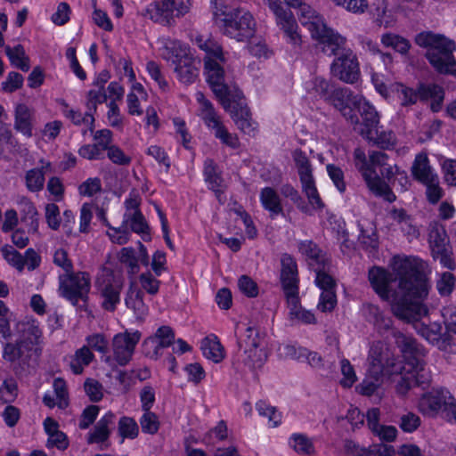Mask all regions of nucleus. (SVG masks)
Returning <instances> with one entry per match:
<instances>
[{"instance_id": "34", "label": "nucleus", "mask_w": 456, "mask_h": 456, "mask_svg": "<svg viewBox=\"0 0 456 456\" xmlns=\"http://www.w3.org/2000/svg\"><path fill=\"white\" fill-rule=\"evenodd\" d=\"M264 339L258 329L255 327H248L244 332L237 338L238 350L242 351L251 347L261 346Z\"/></svg>"}, {"instance_id": "57", "label": "nucleus", "mask_w": 456, "mask_h": 456, "mask_svg": "<svg viewBox=\"0 0 456 456\" xmlns=\"http://www.w3.org/2000/svg\"><path fill=\"white\" fill-rule=\"evenodd\" d=\"M140 424L142 430L147 434H156L159 428V421L157 415L149 410L144 411L143 415L140 419Z\"/></svg>"}, {"instance_id": "64", "label": "nucleus", "mask_w": 456, "mask_h": 456, "mask_svg": "<svg viewBox=\"0 0 456 456\" xmlns=\"http://www.w3.org/2000/svg\"><path fill=\"white\" fill-rule=\"evenodd\" d=\"M215 136L232 149H237L240 145L237 135L229 133L223 124L215 130Z\"/></svg>"}, {"instance_id": "47", "label": "nucleus", "mask_w": 456, "mask_h": 456, "mask_svg": "<svg viewBox=\"0 0 456 456\" xmlns=\"http://www.w3.org/2000/svg\"><path fill=\"white\" fill-rule=\"evenodd\" d=\"M428 238L432 254L439 253V250L447 248V238L443 227H433L429 232Z\"/></svg>"}, {"instance_id": "44", "label": "nucleus", "mask_w": 456, "mask_h": 456, "mask_svg": "<svg viewBox=\"0 0 456 456\" xmlns=\"http://www.w3.org/2000/svg\"><path fill=\"white\" fill-rule=\"evenodd\" d=\"M128 222L134 232L149 234V225L140 209H136L133 214L125 215L123 224L127 226Z\"/></svg>"}, {"instance_id": "51", "label": "nucleus", "mask_w": 456, "mask_h": 456, "mask_svg": "<svg viewBox=\"0 0 456 456\" xmlns=\"http://www.w3.org/2000/svg\"><path fill=\"white\" fill-rule=\"evenodd\" d=\"M335 85L323 77H315L312 81V92L316 94L320 98L328 101L330 98Z\"/></svg>"}, {"instance_id": "40", "label": "nucleus", "mask_w": 456, "mask_h": 456, "mask_svg": "<svg viewBox=\"0 0 456 456\" xmlns=\"http://www.w3.org/2000/svg\"><path fill=\"white\" fill-rule=\"evenodd\" d=\"M17 142L12 131L4 124H0V158L9 159V153L15 148Z\"/></svg>"}, {"instance_id": "28", "label": "nucleus", "mask_w": 456, "mask_h": 456, "mask_svg": "<svg viewBox=\"0 0 456 456\" xmlns=\"http://www.w3.org/2000/svg\"><path fill=\"white\" fill-rule=\"evenodd\" d=\"M14 129L28 138L32 136V112L26 104L15 108Z\"/></svg>"}, {"instance_id": "54", "label": "nucleus", "mask_w": 456, "mask_h": 456, "mask_svg": "<svg viewBox=\"0 0 456 456\" xmlns=\"http://www.w3.org/2000/svg\"><path fill=\"white\" fill-rule=\"evenodd\" d=\"M370 141L381 149H390L395 143V134L392 131H379L377 127L373 132V138Z\"/></svg>"}, {"instance_id": "30", "label": "nucleus", "mask_w": 456, "mask_h": 456, "mask_svg": "<svg viewBox=\"0 0 456 456\" xmlns=\"http://www.w3.org/2000/svg\"><path fill=\"white\" fill-rule=\"evenodd\" d=\"M115 415L109 411L94 426V431L88 435V444L104 443L110 435L109 426L113 424Z\"/></svg>"}, {"instance_id": "27", "label": "nucleus", "mask_w": 456, "mask_h": 456, "mask_svg": "<svg viewBox=\"0 0 456 456\" xmlns=\"http://www.w3.org/2000/svg\"><path fill=\"white\" fill-rule=\"evenodd\" d=\"M363 313L366 320L372 323L379 332L383 333L392 329V319L375 305L365 304Z\"/></svg>"}, {"instance_id": "49", "label": "nucleus", "mask_w": 456, "mask_h": 456, "mask_svg": "<svg viewBox=\"0 0 456 456\" xmlns=\"http://www.w3.org/2000/svg\"><path fill=\"white\" fill-rule=\"evenodd\" d=\"M118 434L124 438L134 439L139 434L136 421L130 417H122L118 421Z\"/></svg>"}, {"instance_id": "53", "label": "nucleus", "mask_w": 456, "mask_h": 456, "mask_svg": "<svg viewBox=\"0 0 456 456\" xmlns=\"http://www.w3.org/2000/svg\"><path fill=\"white\" fill-rule=\"evenodd\" d=\"M335 5L340 6L354 14H362L369 7L367 0H330Z\"/></svg>"}, {"instance_id": "23", "label": "nucleus", "mask_w": 456, "mask_h": 456, "mask_svg": "<svg viewBox=\"0 0 456 456\" xmlns=\"http://www.w3.org/2000/svg\"><path fill=\"white\" fill-rule=\"evenodd\" d=\"M419 94L420 101L431 100V110L437 112L441 110L444 99V88L436 84H419Z\"/></svg>"}, {"instance_id": "45", "label": "nucleus", "mask_w": 456, "mask_h": 456, "mask_svg": "<svg viewBox=\"0 0 456 456\" xmlns=\"http://www.w3.org/2000/svg\"><path fill=\"white\" fill-rule=\"evenodd\" d=\"M329 268L330 262L322 265L314 267L313 269L316 273V285L322 290L335 289V281L330 274L327 273Z\"/></svg>"}, {"instance_id": "39", "label": "nucleus", "mask_w": 456, "mask_h": 456, "mask_svg": "<svg viewBox=\"0 0 456 456\" xmlns=\"http://www.w3.org/2000/svg\"><path fill=\"white\" fill-rule=\"evenodd\" d=\"M359 243L362 248L370 253H375L379 248V237L376 229L372 226L361 228Z\"/></svg>"}, {"instance_id": "10", "label": "nucleus", "mask_w": 456, "mask_h": 456, "mask_svg": "<svg viewBox=\"0 0 456 456\" xmlns=\"http://www.w3.org/2000/svg\"><path fill=\"white\" fill-rule=\"evenodd\" d=\"M368 372L374 375H383L385 371L390 375L402 374L405 367L401 362H395L388 345L383 341H374L369 351Z\"/></svg>"}, {"instance_id": "14", "label": "nucleus", "mask_w": 456, "mask_h": 456, "mask_svg": "<svg viewBox=\"0 0 456 456\" xmlns=\"http://www.w3.org/2000/svg\"><path fill=\"white\" fill-rule=\"evenodd\" d=\"M275 16L277 26L283 31L289 42L294 45H300L301 37L297 33V24L292 12L284 7L281 0H264Z\"/></svg>"}, {"instance_id": "19", "label": "nucleus", "mask_w": 456, "mask_h": 456, "mask_svg": "<svg viewBox=\"0 0 456 456\" xmlns=\"http://www.w3.org/2000/svg\"><path fill=\"white\" fill-rule=\"evenodd\" d=\"M140 338L141 333L139 331H126L117 334L113 338L112 346L114 358L119 365L124 366L129 362Z\"/></svg>"}, {"instance_id": "17", "label": "nucleus", "mask_w": 456, "mask_h": 456, "mask_svg": "<svg viewBox=\"0 0 456 456\" xmlns=\"http://www.w3.org/2000/svg\"><path fill=\"white\" fill-rule=\"evenodd\" d=\"M395 343L400 349L406 364L410 367H418L422 364L425 356L423 346L417 340L402 333L399 330H392Z\"/></svg>"}, {"instance_id": "48", "label": "nucleus", "mask_w": 456, "mask_h": 456, "mask_svg": "<svg viewBox=\"0 0 456 456\" xmlns=\"http://www.w3.org/2000/svg\"><path fill=\"white\" fill-rule=\"evenodd\" d=\"M291 441L292 446L297 453L308 456L314 454V446L312 441L305 435L295 434L291 436Z\"/></svg>"}, {"instance_id": "16", "label": "nucleus", "mask_w": 456, "mask_h": 456, "mask_svg": "<svg viewBox=\"0 0 456 456\" xmlns=\"http://www.w3.org/2000/svg\"><path fill=\"white\" fill-rule=\"evenodd\" d=\"M399 379L396 381V391L401 395H405L409 389L420 387L427 389L431 383L430 371L424 368V362L420 366L410 367L409 370H402L399 374Z\"/></svg>"}, {"instance_id": "13", "label": "nucleus", "mask_w": 456, "mask_h": 456, "mask_svg": "<svg viewBox=\"0 0 456 456\" xmlns=\"http://www.w3.org/2000/svg\"><path fill=\"white\" fill-rule=\"evenodd\" d=\"M59 290L61 296L74 305H77L79 300L86 303L90 290L89 275L81 272L75 273L73 271L66 275H61Z\"/></svg>"}, {"instance_id": "43", "label": "nucleus", "mask_w": 456, "mask_h": 456, "mask_svg": "<svg viewBox=\"0 0 456 456\" xmlns=\"http://www.w3.org/2000/svg\"><path fill=\"white\" fill-rule=\"evenodd\" d=\"M205 181L209 184V188L215 192H219V187L223 179L216 171V165L213 159H208L204 163Z\"/></svg>"}, {"instance_id": "52", "label": "nucleus", "mask_w": 456, "mask_h": 456, "mask_svg": "<svg viewBox=\"0 0 456 456\" xmlns=\"http://www.w3.org/2000/svg\"><path fill=\"white\" fill-rule=\"evenodd\" d=\"M119 260L128 267V273L134 275L139 272L138 258L133 248H123L120 251Z\"/></svg>"}, {"instance_id": "26", "label": "nucleus", "mask_w": 456, "mask_h": 456, "mask_svg": "<svg viewBox=\"0 0 456 456\" xmlns=\"http://www.w3.org/2000/svg\"><path fill=\"white\" fill-rule=\"evenodd\" d=\"M411 174L413 178L422 184L428 182L435 181L437 176L429 165V160L425 153H419L416 156L411 166Z\"/></svg>"}, {"instance_id": "8", "label": "nucleus", "mask_w": 456, "mask_h": 456, "mask_svg": "<svg viewBox=\"0 0 456 456\" xmlns=\"http://www.w3.org/2000/svg\"><path fill=\"white\" fill-rule=\"evenodd\" d=\"M166 49L174 57L175 71L177 73L179 80L184 84L193 83L200 74V59L194 57L190 48L178 41L171 43V45L167 46Z\"/></svg>"}, {"instance_id": "18", "label": "nucleus", "mask_w": 456, "mask_h": 456, "mask_svg": "<svg viewBox=\"0 0 456 456\" xmlns=\"http://www.w3.org/2000/svg\"><path fill=\"white\" fill-rule=\"evenodd\" d=\"M360 99L361 97L353 95L350 89L335 86L330 98L327 102L338 110L351 124H359V118L354 113V108Z\"/></svg>"}, {"instance_id": "31", "label": "nucleus", "mask_w": 456, "mask_h": 456, "mask_svg": "<svg viewBox=\"0 0 456 456\" xmlns=\"http://www.w3.org/2000/svg\"><path fill=\"white\" fill-rule=\"evenodd\" d=\"M445 331L444 332L443 346L456 345V307L448 306L442 313Z\"/></svg>"}, {"instance_id": "32", "label": "nucleus", "mask_w": 456, "mask_h": 456, "mask_svg": "<svg viewBox=\"0 0 456 456\" xmlns=\"http://www.w3.org/2000/svg\"><path fill=\"white\" fill-rule=\"evenodd\" d=\"M260 201L265 209L270 212L272 218L283 214L281 199L276 191L272 187H265L260 192Z\"/></svg>"}, {"instance_id": "1", "label": "nucleus", "mask_w": 456, "mask_h": 456, "mask_svg": "<svg viewBox=\"0 0 456 456\" xmlns=\"http://www.w3.org/2000/svg\"><path fill=\"white\" fill-rule=\"evenodd\" d=\"M426 264L417 257H395L393 271L374 266L369 270L371 287L383 299L393 297L392 311L400 320H416L425 311L419 304L428 294Z\"/></svg>"}, {"instance_id": "58", "label": "nucleus", "mask_w": 456, "mask_h": 456, "mask_svg": "<svg viewBox=\"0 0 456 456\" xmlns=\"http://www.w3.org/2000/svg\"><path fill=\"white\" fill-rule=\"evenodd\" d=\"M383 375H374L367 371L366 378L360 385V392L364 395H373L380 385Z\"/></svg>"}, {"instance_id": "22", "label": "nucleus", "mask_w": 456, "mask_h": 456, "mask_svg": "<svg viewBox=\"0 0 456 456\" xmlns=\"http://www.w3.org/2000/svg\"><path fill=\"white\" fill-rule=\"evenodd\" d=\"M423 299H419V302L422 305L424 309V313L421 314V315L412 321L409 320H403L406 322H412L414 323V327L418 333L421 335L423 338H425L427 340H428L431 343H441L443 345V338L444 333H442V326L441 324L437 322H433L429 325L425 324L423 322H420L419 320L422 316H425L428 314L427 308L421 304V301Z\"/></svg>"}, {"instance_id": "21", "label": "nucleus", "mask_w": 456, "mask_h": 456, "mask_svg": "<svg viewBox=\"0 0 456 456\" xmlns=\"http://www.w3.org/2000/svg\"><path fill=\"white\" fill-rule=\"evenodd\" d=\"M123 289V282L114 279L112 282L103 284L100 289L102 298V307L109 312H114L117 305L120 302V293Z\"/></svg>"}, {"instance_id": "50", "label": "nucleus", "mask_w": 456, "mask_h": 456, "mask_svg": "<svg viewBox=\"0 0 456 456\" xmlns=\"http://www.w3.org/2000/svg\"><path fill=\"white\" fill-rule=\"evenodd\" d=\"M281 193L284 197L290 199V200L293 201L297 208L303 213L311 214L310 208L305 204L299 192L292 185L288 183L283 184L281 188Z\"/></svg>"}, {"instance_id": "41", "label": "nucleus", "mask_w": 456, "mask_h": 456, "mask_svg": "<svg viewBox=\"0 0 456 456\" xmlns=\"http://www.w3.org/2000/svg\"><path fill=\"white\" fill-rule=\"evenodd\" d=\"M94 354L91 353L89 347L84 346L76 351L74 358L70 362V369L74 374H81L84 370V365H89L92 362Z\"/></svg>"}, {"instance_id": "55", "label": "nucleus", "mask_w": 456, "mask_h": 456, "mask_svg": "<svg viewBox=\"0 0 456 456\" xmlns=\"http://www.w3.org/2000/svg\"><path fill=\"white\" fill-rule=\"evenodd\" d=\"M456 278L454 274L444 272L436 281V289L441 296H449L455 287Z\"/></svg>"}, {"instance_id": "4", "label": "nucleus", "mask_w": 456, "mask_h": 456, "mask_svg": "<svg viewBox=\"0 0 456 456\" xmlns=\"http://www.w3.org/2000/svg\"><path fill=\"white\" fill-rule=\"evenodd\" d=\"M20 337L15 342H7L3 346L2 357L9 362L15 375L23 377L30 372L41 354L38 346L41 330L35 322H19L17 325Z\"/></svg>"}, {"instance_id": "59", "label": "nucleus", "mask_w": 456, "mask_h": 456, "mask_svg": "<svg viewBox=\"0 0 456 456\" xmlns=\"http://www.w3.org/2000/svg\"><path fill=\"white\" fill-rule=\"evenodd\" d=\"M84 388L92 402L102 400L103 396L102 386L99 381L94 379H87L84 383Z\"/></svg>"}, {"instance_id": "60", "label": "nucleus", "mask_w": 456, "mask_h": 456, "mask_svg": "<svg viewBox=\"0 0 456 456\" xmlns=\"http://www.w3.org/2000/svg\"><path fill=\"white\" fill-rule=\"evenodd\" d=\"M337 305V297L335 289L322 290L320 302L318 304V309L322 312H330Z\"/></svg>"}, {"instance_id": "12", "label": "nucleus", "mask_w": 456, "mask_h": 456, "mask_svg": "<svg viewBox=\"0 0 456 456\" xmlns=\"http://www.w3.org/2000/svg\"><path fill=\"white\" fill-rule=\"evenodd\" d=\"M293 159L298 170L303 191L305 193L309 204L314 209L322 210L325 205L316 189L308 158L302 150L297 149L293 152Z\"/></svg>"}, {"instance_id": "38", "label": "nucleus", "mask_w": 456, "mask_h": 456, "mask_svg": "<svg viewBox=\"0 0 456 456\" xmlns=\"http://www.w3.org/2000/svg\"><path fill=\"white\" fill-rule=\"evenodd\" d=\"M20 210V221L28 226V232L34 233L38 231V213L34 204L28 200L24 201Z\"/></svg>"}, {"instance_id": "24", "label": "nucleus", "mask_w": 456, "mask_h": 456, "mask_svg": "<svg viewBox=\"0 0 456 456\" xmlns=\"http://www.w3.org/2000/svg\"><path fill=\"white\" fill-rule=\"evenodd\" d=\"M126 305L132 309L137 318H143L148 313V306L143 302V292L131 281L125 297Z\"/></svg>"}, {"instance_id": "6", "label": "nucleus", "mask_w": 456, "mask_h": 456, "mask_svg": "<svg viewBox=\"0 0 456 456\" xmlns=\"http://www.w3.org/2000/svg\"><path fill=\"white\" fill-rule=\"evenodd\" d=\"M356 158H362V163L359 171L369 188V190L378 197L383 198L389 203L396 200V196L392 191L390 185L383 181L375 168H383L389 165L387 163L388 155L383 151H372L369 152V163L366 161L363 153L355 152Z\"/></svg>"}, {"instance_id": "15", "label": "nucleus", "mask_w": 456, "mask_h": 456, "mask_svg": "<svg viewBox=\"0 0 456 456\" xmlns=\"http://www.w3.org/2000/svg\"><path fill=\"white\" fill-rule=\"evenodd\" d=\"M190 0H162L151 10V18L162 25H170L175 17L189 12Z\"/></svg>"}, {"instance_id": "62", "label": "nucleus", "mask_w": 456, "mask_h": 456, "mask_svg": "<svg viewBox=\"0 0 456 456\" xmlns=\"http://www.w3.org/2000/svg\"><path fill=\"white\" fill-rule=\"evenodd\" d=\"M23 81L21 74L12 71L7 75L6 80L2 83V89L6 93H13L22 86Z\"/></svg>"}, {"instance_id": "61", "label": "nucleus", "mask_w": 456, "mask_h": 456, "mask_svg": "<svg viewBox=\"0 0 456 456\" xmlns=\"http://www.w3.org/2000/svg\"><path fill=\"white\" fill-rule=\"evenodd\" d=\"M240 290L248 297H256L258 295L257 284L248 275H241L238 281Z\"/></svg>"}, {"instance_id": "35", "label": "nucleus", "mask_w": 456, "mask_h": 456, "mask_svg": "<svg viewBox=\"0 0 456 456\" xmlns=\"http://www.w3.org/2000/svg\"><path fill=\"white\" fill-rule=\"evenodd\" d=\"M51 169V164L48 162L41 168H33L27 172L25 179L27 188L30 191H39L44 188L45 173Z\"/></svg>"}, {"instance_id": "7", "label": "nucleus", "mask_w": 456, "mask_h": 456, "mask_svg": "<svg viewBox=\"0 0 456 456\" xmlns=\"http://www.w3.org/2000/svg\"><path fill=\"white\" fill-rule=\"evenodd\" d=\"M213 20L224 36L238 42L252 38L256 32V21L252 14L240 8L224 13L213 12Z\"/></svg>"}, {"instance_id": "46", "label": "nucleus", "mask_w": 456, "mask_h": 456, "mask_svg": "<svg viewBox=\"0 0 456 456\" xmlns=\"http://www.w3.org/2000/svg\"><path fill=\"white\" fill-rule=\"evenodd\" d=\"M381 42L384 45L392 47L402 54L408 53L411 47V44L406 38L395 34L383 35Z\"/></svg>"}, {"instance_id": "56", "label": "nucleus", "mask_w": 456, "mask_h": 456, "mask_svg": "<svg viewBox=\"0 0 456 456\" xmlns=\"http://www.w3.org/2000/svg\"><path fill=\"white\" fill-rule=\"evenodd\" d=\"M4 258L19 271L24 268V257L12 246L5 245L2 248Z\"/></svg>"}, {"instance_id": "33", "label": "nucleus", "mask_w": 456, "mask_h": 456, "mask_svg": "<svg viewBox=\"0 0 456 456\" xmlns=\"http://www.w3.org/2000/svg\"><path fill=\"white\" fill-rule=\"evenodd\" d=\"M197 100L201 105V118L208 128H211L215 131L216 127H218L223 123L216 114L213 104L208 99H206L204 94L201 93L198 94Z\"/></svg>"}, {"instance_id": "63", "label": "nucleus", "mask_w": 456, "mask_h": 456, "mask_svg": "<svg viewBox=\"0 0 456 456\" xmlns=\"http://www.w3.org/2000/svg\"><path fill=\"white\" fill-rule=\"evenodd\" d=\"M53 389L54 393L56 395L58 402V406L60 408H65L68 406V390H67V385L63 379L61 378H56L53 380Z\"/></svg>"}, {"instance_id": "2", "label": "nucleus", "mask_w": 456, "mask_h": 456, "mask_svg": "<svg viewBox=\"0 0 456 456\" xmlns=\"http://www.w3.org/2000/svg\"><path fill=\"white\" fill-rule=\"evenodd\" d=\"M196 45L205 52L204 69L207 82L224 109L231 114L238 128L252 134L256 129L251 113L241 91L229 83L222 63L225 62L222 46L213 38L195 37Z\"/></svg>"}, {"instance_id": "20", "label": "nucleus", "mask_w": 456, "mask_h": 456, "mask_svg": "<svg viewBox=\"0 0 456 456\" xmlns=\"http://www.w3.org/2000/svg\"><path fill=\"white\" fill-rule=\"evenodd\" d=\"M354 113L361 117L362 121L354 124L359 126L360 134L368 140L373 138L374 129L379 122V117L375 108L364 99L361 98L354 108Z\"/></svg>"}, {"instance_id": "5", "label": "nucleus", "mask_w": 456, "mask_h": 456, "mask_svg": "<svg viewBox=\"0 0 456 456\" xmlns=\"http://www.w3.org/2000/svg\"><path fill=\"white\" fill-rule=\"evenodd\" d=\"M415 43L427 49L425 57L437 73L456 77V60L453 55L456 44L453 40L443 34L422 31L415 36Z\"/></svg>"}, {"instance_id": "37", "label": "nucleus", "mask_w": 456, "mask_h": 456, "mask_svg": "<svg viewBox=\"0 0 456 456\" xmlns=\"http://www.w3.org/2000/svg\"><path fill=\"white\" fill-rule=\"evenodd\" d=\"M108 99V95L105 89L90 90L87 94L86 102V116L90 118V131H94V113L97 110V105L105 102Z\"/></svg>"}, {"instance_id": "29", "label": "nucleus", "mask_w": 456, "mask_h": 456, "mask_svg": "<svg viewBox=\"0 0 456 456\" xmlns=\"http://www.w3.org/2000/svg\"><path fill=\"white\" fill-rule=\"evenodd\" d=\"M300 252L308 259L309 266L314 269L318 265L329 263L326 254L312 240H305L299 244Z\"/></svg>"}, {"instance_id": "36", "label": "nucleus", "mask_w": 456, "mask_h": 456, "mask_svg": "<svg viewBox=\"0 0 456 456\" xmlns=\"http://www.w3.org/2000/svg\"><path fill=\"white\" fill-rule=\"evenodd\" d=\"M200 349L203 355L214 362H220L224 359V348L216 338H205L201 341Z\"/></svg>"}, {"instance_id": "25", "label": "nucleus", "mask_w": 456, "mask_h": 456, "mask_svg": "<svg viewBox=\"0 0 456 456\" xmlns=\"http://www.w3.org/2000/svg\"><path fill=\"white\" fill-rule=\"evenodd\" d=\"M237 356L238 360L250 370L262 368L267 360V354L262 346L240 351Z\"/></svg>"}, {"instance_id": "9", "label": "nucleus", "mask_w": 456, "mask_h": 456, "mask_svg": "<svg viewBox=\"0 0 456 456\" xmlns=\"http://www.w3.org/2000/svg\"><path fill=\"white\" fill-rule=\"evenodd\" d=\"M281 282L292 318L302 309L298 297L297 266L295 259L289 254L281 256Z\"/></svg>"}, {"instance_id": "42", "label": "nucleus", "mask_w": 456, "mask_h": 456, "mask_svg": "<svg viewBox=\"0 0 456 456\" xmlns=\"http://www.w3.org/2000/svg\"><path fill=\"white\" fill-rule=\"evenodd\" d=\"M393 91L396 93L402 106L415 104L419 99V88L414 90L403 84L393 85Z\"/></svg>"}, {"instance_id": "3", "label": "nucleus", "mask_w": 456, "mask_h": 456, "mask_svg": "<svg viewBox=\"0 0 456 456\" xmlns=\"http://www.w3.org/2000/svg\"><path fill=\"white\" fill-rule=\"evenodd\" d=\"M310 33L317 41L316 48L329 56H338L330 66L333 77L354 84L360 77V68L356 55L346 47V38L320 22L311 23Z\"/></svg>"}, {"instance_id": "11", "label": "nucleus", "mask_w": 456, "mask_h": 456, "mask_svg": "<svg viewBox=\"0 0 456 456\" xmlns=\"http://www.w3.org/2000/svg\"><path fill=\"white\" fill-rule=\"evenodd\" d=\"M444 409L450 420L456 411V400L451 393L444 388L432 389L422 394L419 401V410L424 415L434 417Z\"/></svg>"}]
</instances>
